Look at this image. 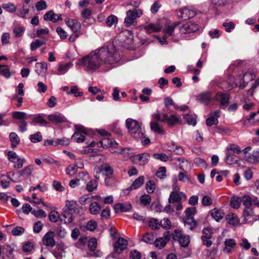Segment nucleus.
Segmentation results:
<instances>
[{
    "label": "nucleus",
    "mask_w": 259,
    "mask_h": 259,
    "mask_svg": "<svg viewBox=\"0 0 259 259\" xmlns=\"http://www.w3.org/2000/svg\"><path fill=\"white\" fill-rule=\"evenodd\" d=\"M119 59V55L114 46L110 45L96 49L78 59L76 65L81 66L87 71H94L103 65L111 68Z\"/></svg>",
    "instance_id": "obj_1"
},
{
    "label": "nucleus",
    "mask_w": 259,
    "mask_h": 259,
    "mask_svg": "<svg viewBox=\"0 0 259 259\" xmlns=\"http://www.w3.org/2000/svg\"><path fill=\"white\" fill-rule=\"evenodd\" d=\"M126 125L128 132L135 139H140L143 137L144 134V130L142 124L138 121L132 118H128L126 120Z\"/></svg>",
    "instance_id": "obj_2"
},
{
    "label": "nucleus",
    "mask_w": 259,
    "mask_h": 259,
    "mask_svg": "<svg viewBox=\"0 0 259 259\" xmlns=\"http://www.w3.org/2000/svg\"><path fill=\"white\" fill-rule=\"evenodd\" d=\"M142 14V11L140 9L136 8L127 11L124 21L125 25L126 27L136 26L137 25V19L140 18Z\"/></svg>",
    "instance_id": "obj_3"
},
{
    "label": "nucleus",
    "mask_w": 259,
    "mask_h": 259,
    "mask_svg": "<svg viewBox=\"0 0 259 259\" xmlns=\"http://www.w3.org/2000/svg\"><path fill=\"white\" fill-rule=\"evenodd\" d=\"M172 235L173 239L179 241L181 246L186 247L189 244V236L187 235H183L181 230H175Z\"/></svg>",
    "instance_id": "obj_4"
},
{
    "label": "nucleus",
    "mask_w": 259,
    "mask_h": 259,
    "mask_svg": "<svg viewBox=\"0 0 259 259\" xmlns=\"http://www.w3.org/2000/svg\"><path fill=\"white\" fill-rule=\"evenodd\" d=\"M75 128L76 132L72 136V140L77 142L81 143L85 140L83 135L88 134L87 130L83 127L79 125H76Z\"/></svg>",
    "instance_id": "obj_5"
},
{
    "label": "nucleus",
    "mask_w": 259,
    "mask_h": 259,
    "mask_svg": "<svg viewBox=\"0 0 259 259\" xmlns=\"http://www.w3.org/2000/svg\"><path fill=\"white\" fill-rule=\"evenodd\" d=\"M176 14L179 18L187 20L193 18L196 14L195 11L185 7L176 11Z\"/></svg>",
    "instance_id": "obj_6"
},
{
    "label": "nucleus",
    "mask_w": 259,
    "mask_h": 259,
    "mask_svg": "<svg viewBox=\"0 0 259 259\" xmlns=\"http://www.w3.org/2000/svg\"><path fill=\"white\" fill-rule=\"evenodd\" d=\"M149 154L147 153H141L131 157L132 161L136 164L144 165L149 159Z\"/></svg>",
    "instance_id": "obj_7"
},
{
    "label": "nucleus",
    "mask_w": 259,
    "mask_h": 259,
    "mask_svg": "<svg viewBox=\"0 0 259 259\" xmlns=\"http://www.w3.org/2000/svg\"><path fill=\"white\" fill-rule=\"evenodd\" d=\"M179 24V23H174L170 25H167L165 27L163 30L164 35L163 36L162 41L160 39V38L159 37L157 36V38L159 40L160 43L162 45L167 44V36H172L175 28Z\"/></svg>",
    "instance_id": "obj_8"
},
{
    "label": "nucleus",
    "mask_w": 259,
    "mask_h": 259,
    "mask_svg": "<svg viewBox=\"0 0 259 259\" xmlns=\"http://www.w3.org/2000/svg\"><path fill=\"white\" fill-rule=\"evenodd\" d=\"M94 171L97 174H102L103 176H109L113 174L112 168L108 163H103L94 168Z\"/></svg>",
    "instance_id": "obj_9"
},
{
    "label": "nucleus",
    "mask_w": 259,
    "mask_h": 259,
    "mask_svg": "<svg viewBox=\"0 0 259 259\" xmlns=\"http://www.w3.org/2000/svg\"><path fill=\"white\" fill-rule=\"evenodd\" d=\"M55 233L53 231H49L42 238V243L46 246L53 247L56 245L54 239Z\"/></svg>",
    "instance_id": "obj_10"
},
{
    "label": "nucleus",
    "mask_w": 259,
    "mask_h": 259,
    "mask_svg": "<svg viewBox=\"0 0 259 259\" xmlns=\"http://www.w3.org/2000/svg\"><path fill=\"white\" fill-rule=\"evenodd\" d=\"M127 245V241L123 238L120 237L116 241L114 245V251L115 252L120 254L124 250L126 249Z\"/></svg>",
    "instance_id": "obj_11"
},
{
    "label": "nucleus",
    "mask_w": 259,
    "mask_h": 259,
    "mask_svg": "<svg viewBox=\"0 0 259 259\" xmlns=\"http://www.w3.org/2000/svg\"><path fill=\"white\" fill-rule=\"evenodd\" d=\"M97 244V241L95 238H92L89 240L88 247L91 251V253H89L90 256L97 257L102 255V253L100 251L96 250Z\"/></svg>",
    "instance_id": "obj_12"
},
{
    "label": "nucleus",
    "mask_w": 259,
    "mask_h": 259,
    "mask_svg": "<svg viewBox=\"0 0 259 259\" xmlns=\"http://www.w3.org/2000/svg\"><path fill=\"white\" fill-rule=\"evenodd\" d=\"M198 29L199 27L197 24L189 22L181 27L180 31L182 33H187L194 32Z\"/></svg>",
    "instance_id": "obj_13"
},
{
    "label": "nucleus",
    "mask_w": 259,
    "mask_h": 259,
    "mask_svg": "<svg viewBox=\"0 0 259 259\" xmlns=\"http://www.w3.org/2000/svg\"><path fill=\"white\" fill-rule=\"evenodd\" d=\"M242 216L246 223L252 222L257 220L255 217L253 208L245 207Z\"/></svg>",
    "instance_id": "obj_14"
},
{
    "label": "nucleus",
    "mask_w": 259,
    "mask_h": 259,
    "mask_svg": "<svg viewBox=\"0 0 259 259\" xmlns=\"http://www.w3.org/2000/svg\"><path fill=\"white\" fill-rule=\"evenodd\" d=\"M221 111L216 110L210 114L209 117L206 119V124L207 126H210L212 125H216L218 123V118L220 116Z\"/></svg>",
    "instance_id": "obj_15"
},
{
    "label": "nucleus",
    "mask_w": 259,
    "mask_h": 259,
    "mask_svg": "<svg viewBox=\"0 0 259 259\" xmlns=\"http://www.w3.org/2000/svg\"><path fill=\"white\" fill-rule=\"evenodd\" d=\"M48 118L52 123L55 124L64 123L67 121V119L62 114L54 113L48 116Z\"/></svg>",
    "instance_id": "obj_16"
},
{
    "label": "nucleus",
    "mask_w": 259,
    "mask_h": 259,
    "mask_svg": "<svg viewBox=\"0 0 259 259\" xmlns=\"http://www.w3.org/2000/svg\"><path fill=\"white\" fill-rule=\"evenodd\" d=\"M44 19L46 21H51L53 22H56L61 20L62 19L61 14H55L53 11L51 10L47 12L44 15Z\"/></svg>",
    "instance_id": "obj_17"
},
{
    "label": "nucleus",
    "mask_w": 259,
    "mask_h": 259,
    "mask_svg": "<svg viewBox=\"0 0 259 259\" xmlns=\"http://www.w3.org/2000/svg\"><path fill=\"white\" fill-rule=\"evenodd\" d=\"M245 160L250 163L256 164L259 162V148L253 150L251 154L245 157Z\"/></svg>",
    "instance_id": "obj_18"
},
{
    "label": "nucleus",
    "mask_w": 259,
    "mask_h": 259,
    "mask_svg": "<svg viewBox=\"0 0 259 259\" xmlns=\"http://www.w3.org/2000/svg\"><path fill=\"white\" fill-rule=\"evenodd\" d=\"M65 22L67 25L70 27L74 33L77 32L80 29V23L75 19H69L65 20Z\"/></svg>",
    "instance_id": "obj_19"
},
{
    "label": "nucleus",
    "mask_w": 259,
    "mask_h": 259,
    "mask_svg": "<svg viewBox=\"0 0 259 259\" xmlns=\"http://www.w3.org/2000/svg\"><path fill=\"white\" fill-rule=\"evenodd\" d=\"M225 247L223 249V251L229 254L232 252L233 249L235 247L236 245V241L233 239H227L224 241Z\"/></svg>",
    "instance_id": "obj_20"
},
{
    "label": "nucleus",
    "mask_w": 259,
    "mask_h": 259,
    "mask_svg": "<svg viewBox=\"0 0 259 259\" xmlns=\"http://www.w3.org/2000/svg\"><path fill=\"white\" fill-rule=\"evenodd\" d=\"M132 208L131 203L125 202L123 203H118L116 204L114 206V209L116 213L126 212Z\"/></svg>",
    "instance_id": "obj_21"
},
{
    "label": "nucleus",
    "mask_w": 259,
    "mask_h": 259,
    "mask_svg": "<svg viewBox=\"0 0 259 259\" xmlns=\"http://www.w3.org/2000/svg\"><path fill=\"white\" fill-rule=\"evenodd\" d=\"M183 197L186 198V195L184 193H178V192L172 191L169 195L168 202L170 203H172L175 202H180Z\"/></svg>",
    "instance_id": "obj_22"
},
{
    "label": "nucleus",
    "mask_w": 259,
    "mask_h": 259,
    "mask_svg": "<svg viewBox=\"0 0 259 259\" xmlns=\"http://www.w3.org/2000/svg\"><path fill=\"white\" fill-rule=\"evenodd\" d=\"M53 253L57 259H60L64 256L65 254V247L64 244H58L55 249L53 251Z\"/></svg>",
    "instance_id": "obj_23"
},
{
    "label": "nucleus",
    "mask_w": 259,
    "mask_h": 259,
    "mask_svg": "<svg viewBox=\"0 0 259 259\" xmlns=\"http://www.w3.org/2000/svg\"><path fill=\"white\" fill-rule=\"evenodd\" d=\"M144 29L148 33L159 32L162 29V26L159 23H150L144 26Z\"/></svg>",
    "instance_id": "obj_24"
},
{
    "label": "nucleus",
    "mask_w": 259,
    "mask_h": 259,
    "mask_svg": "<svg viewBox=\"0 0 259 259\" xmlns=\"http://www.w3.org/2000/svg\"><path fill=\"white\" fill-rule=\"evenodd\" d=\"M226 162L228 164H234L238 161V157L230 151H227L225 158Z\"/></svg>",
    "instance_id": "obj_25"
},
{
    "label": "nucleus",
    "mask_w": 259,
    "mask_h": 259,
    "mask_svg": "<svg viewBox=\"0 0 259 259\" xmlns=\"http://www.w3.org/2000/svg\"><path fill=\"white\" fill-rule=\"evenodd\" d=\"M217 100L220 101L222 106H227L229 104V95L224 93H218L215 96Z\"/></svg>",
    "instance_id": "obj_26"
},
{
    "label": "nucleus",
    "mask_w": 259,
    "mask_h": 259,
    "mask_svg": "<svg viewBox=\"0 0 259 259\" xmlns=\"http://www.w3.org/2000/svg\"><path fill=\"white\" fill-rule=\"evenodd\" d=\"M211 97V94L210 92H203L197 96V100L201 103H206L210 100Z\"/></svg>",
    "instance_id": "obj_27"
},
{
    "label": "nucleus",
    "mask_w": 259,
    "mask_h": 259,
    "mask_svg": "<svg viewBox=\"0 0 259 259\" xmlns=\"http://www.w3.org/2000/svg\"><path fill=\"white\" fill-rule=\"evenodd\" d=\"M61 220L65 224L72 223L73 221V217L72 213L68 210H63L61 215Z\"/></svg>",
    "instance_id": "obj_28"
},
{
    "label": "nucleus",
    "mask_w": 259,
    "mask_h": 259,
    "mask_svg": "<svg viewBox=\"0 0 259 259\" xmlns=\"http://www.w3.org/2000/svg\"><path fill=\"white\" fill-rule=\"evenodd\" d=\"M150 127L151 130L156 133L159 134H164V131L163 130L162 126H161L157 121H151L150 123Z\"/></svg>",
    "instance_id": "obj_29"
},
{
    "label": "nucleus",
    "mask_w": 259,
    "mask_h": 259,
    "mask_svg": "<svg viewBox=\"0 0 259 259\" xmlns=\"http://www.w3.org/2000/svg\"><path fill=\"white\" fill-rule=\"evenodd\" d=\"M35 71L38 74L45 73L48 69L47 63L45 62L36 63L35 66Z\"/></svg>",
    "instance_id": "obj_30"
},
{
    "label": "nucleus",
    "mask_w": 259,
    "mask_h": 259,
    "mask_svg": "<svg viewBox=\"0 0 259 259\" xmlns=\"http://www.w3.org/2000/svg\"><path fill=\"white\" fill-rule=\"evenodd\" d=\"M101 209V205L96 202H92L89 206V211L91 214L94 215L99 214Z\"/></svg>",
    "instance_id": "obj_31"
},
{
    "label": "nucleus",
    "mask_w": 259,
    "mask_h": 259,
    "mask_svg": "<svg viewBox=\"0 0 259 259\" xmlns=\"http://www.w3.org/2000/svg\"><path fill=\"white\" fill-rule=\"evenodd\" d=\"M145 178L144 176H140L136 179L129 188L130 190L137 189L140 188L144 183Z\"/></svg>",
    "instance_id": "obj_32"
},
{
    "label": "nucleus",
    "mask_w": 259,
    "mask_h": 259,
    "mask_svg": "<svg viewBox=\"0 0 259 259\" xmlns=\"http://www.w3.org/2000/svg\"><path fill=\"white\" fill-rule=\"evenodd\" d=\"M212 217L217 221L219 222L222 219L224 216V212L220 209L214 208L211 210Z\"/></svg>",
    "instance_id": "obj_33"
},
{
    "label": "nucleus",
    "mask_w": 259,
    "mask_h": 259,
    "mask_svg": "<svg viewBox=\"0 0 259 259\" xmlns=\"http://www.w3.org/2000/svg\"><path fill=\"white\" fill-rule=\"evenodd\" d=\"M226 220L230 225L235 226L239 222V220L237 216L234 213H229L226 216Z\"/></svg>",
    "instance_id": "obj_34"
},
{
    "label": "nucleus",
    "mask_w": 259,
    "mask_h": 259,
    "mask_svg": "<svg viewBox=\"0 0 259 259\" xmlns=\"http://www.w3.org/2000/svg\"><path fill=\"white\" fill-rule=\"evenodd\" d=\"M155 236L153 233L149 232L145 234L143 237L142 240L147 244H154Z\"/></svg>",
    "instance_id": "obj_35"
},
{
    "label": "nucleus",
    "mask_w": 259,
    "mask_h": 259,
    "mask_svg": "<svg viewBox=\"0 0 259 259\" xmlns=\"http://www.w3.org/2000/svg\"><path fill=\"white\" fill-rule=\"evenodd\" d=\"M164 122H166L168 126L172 127L179 122V120L177 117L173 115H171L169 116L167 115V117L165 118Z\"/></svg>",
    "instance_id": "obj_36"
},
{
    "label": "nucleus",
    "mask_w": 259,
    "mask_h": 259,
    "mask_svg": "<svg viewBox=\"0 0 259 259\" xmlns=\"http://www.w3.org/2000/svg\"><path fill=\"white\" fill-rule=\"evenodd\" d=\"M65 207L69 211H76L78 208V205L76 201L74 200H66Z\"/></svg>",
    "instance_id": "obj_37"
},
{
    "label": "nucleus",
    "mask_w": 259,
    "mask_h": 259,
    "mask_svg": "<svg viewBox=\"0 0 259 259\" xmlns=\"http://www.w3.org/2000/svg\"><path fill=\"white\" fill-rule=\"evenodd\" d=\"M117 23L118 18L114 15L109 16L106 21V23L108 27H115Z\"/></svg>",
    "instance_id": "obj_38"
},
{
    "label": "nucleus",
    "mask_w": 259,
    "mask_h": 259,
    "mask_svg": "<svg viewBox=\"0 0 259 259\" xmlns=\"http://www.w3.org/2000/svg\"><path fill=\"white\" fill-rule=\"evenodd\" d=\"M177 160L180 162V168L183 170H187L191 168V163L184 158H178Z\"/></svg>",
    "instance_id": "obj_39"
},
{
    "label": "nucleus",
    "mask_w": 259,
    "mask_h": 259,
    "mask_svg": "<svg viewBox=\"0 0 259 259\" xmlns=\"http://www.w3.org/2000/svg\"><path fill=\"white\" fill-rule=\"evenodd\" d=\"M2 7L7 12L13 13L16 12V7L12 3H4L2 5Z\"/></svg>",
    "instance_id": "obj_40"
},
{
    "label": "nucleus",
    "mask_w": 259,
    "mask_h": 259,
    "mask_svg": "<svg viewBox=\"0 0 259 259\" xmlns=\"http://www.w3.org/2000/svg\"><path fill=\"white\" fill-rule=\"evenodd\" d=\"M98 187V182L97 180H90L87 182V184L86 186V189L87 191L89 192H91L96 190Z\"/></svg>",
    "instance_id": "obj_41"
},
{
    "label": "nucleus",
    "mask_w": 259,
    "mask_h": 259,
    "mask_svg": "<svg viewBox=\"0 0 259 259\" xmlns=\"http://www.w3.org/2000/svg\"><path fill=\"white\" fill-rule=\"evenodd\" d=\"M197 225L193 217L187 218L185 220V226L190 230L193 229Z\"/></svg>",
    "instance_id": "obj_42"
},
{
    "label": "nucleus",
    "mask_w": 259,
    "mask_h": 259,
    "mask_svg": "<svg viewBox=\"0 0 259 259\" xmlns=\"http://www.w3.org/2000/svg\"><path fill=\"white\" fill-rule=\"evenodd\" d=\"M10 140L11 142V145L13 147H16L20 142V139L18 136L14 132L10 133Z\"/></svg>",
    "instance_id": "obj_43"
},
{
    "label": "nucleus",
    "mask_w": 259,
    "mask_h": 259,
    "mask_svg": "<svg viewBox=\"0 0 259 259\" xmlns=\"http://www.w3.org/2000/svg\"><path fill=\"white\" fill-rule=\"evenodd\" d=\"M32 123H38L40 125L46 126L47 125L48 122L42 117V116L38 115L32 118Z\"/></svg>",
    "instance_id": "obj_44"
},
{
    "label": "nucleus",
    "mask_w": 259,
    "mask_h": 259,
    "mask_svg": "<svg viewBox=\"0 0 259 259\" xmlns=\"http://www.w3.org/2000/svg\"><path fill=\"white\" fill-rule=\"evenodd\" d=\"M45 44H46L45 41H42L39 39H36L35 41L31 43L30 50L32 51H34L36 49H37V48Z\"/></svg>",
    "instance_id": "obj_45"
},
{
    "label": "nucleus",
    "mask_w": 259,
    "mask_h": 259,
    "mask_svg": "<svg viewBox=\"0 0 259 259\" xmlns=\"http://www.w3.org/2000/svg\"><path fill=\"white\" fill-rule=\"evenodd\" d=\"M166 240H164L163 238H158L155 240L154 245L157 248L162 249L166 244Z\"/></svg>",
    "instance_id": "obj_46"
},
{
    "label": "nucleus",
    "mask_w": 259,
    "mask_h": 259,
    "mask_svg": "<svg viewBox=\"0 0 259 259\" xmlns=\"http://www.w3.org/2000/svg\"><path fill=\"white\" fill-rule=\"evenodd\" d=\"M33 170V166L29 165L25 167L23 169L19 171L20 175L22 176H29Z\"/></svg>",
    "instance_id": "obj_47"
},
{
    "label": "nucleus",
    "mask_w": 259,
    "mask_h": 259,
    "mask_svg": "<svg viewBox=\"0 0 259 259\" xmlns=\"http://www.w3.org/2000/svg\"><path fill=\"white\" fill-rule=\"evenodd\" d=\"M72 66L73 64L72 62H69L65 65L60 64L58 66V70L61 74H64Z\"/></svg>",
    "instance_id": "obj_48"
},
{
    "label": "nucleus",
    "mask_w": 259,
    "mask_h": 259,
    "mask_svg": "<svg viewBox=\"0 0 259 259\" xmlns=\"http://www.w3.org/2000/svg\"><path fill=\"white\" fill-rule=\"evenodd\" d=\"M241 202V200L240 198L233 196L231 198L230 205L234 208L237 209L240 207Z\"/></svg>",
    "instance_id": "obj_49"
},
{
    "label": "nucleus",
    "mask_w": 259,
    "mask_h": 259,
    "mask_svg": "<svg viewBox=\"0 0 259 259\" xmlns=\"http://www.w3.org/2000/svg\"><path fill=\"white\" fill-rule=\"evenodd\" d=\"M149 227L152 230L158 229L160 226V224L158 220L156 219H151L148 222Z\"/></svg>",
    "instance_id": "obj_50"
},
{
    "label": "nucleus",
    "mask_w": 259,
    "mask_h": 259,
    "mask_svg": "<svg viewBox=\"0 0 259 259\" xmlns=\"http://www.w3.org/2000/svg\"><path fill=\"white\" fill-rule=\"evenodd\" d=\"M153 118L156 120V121L160 122H164L165 118L167 117V114L160 113L157 111L152 115Z\"/></svg>",
    "instance_id": "obj_51"
},
{
    "label": "nucleus",
    "mask_w": 259,
    "mask_h": 259,
    "mask_svg": "<svg viewBox=\"0 0 259 259\" xmlns=\"http://www.w3.org/2000/svg\"><path fill=\"white\" fill-rule=\"evenodd\" d=\"M100 144L102 145L103 147L114 146L117 145V143L115 141L107 138H104L100 142Z\"/></svg>",
    "instance_id": "obj_52"
},
{
    "label": "nucleus",
    "mask_w": 259,
    "mask_h": 259,
    "mask_svg": "<svg viewBox=\"0 0 259 259\" xmlns=\"http://www.w3.org/2000/svg\"><path fill=\"white\" fill-rule=\"evenodd\" d=\"M156 188V185L153 181L149 180L146 184V188L148 193H152L154 192Z\"/></svg>",
    "instance_id": "obj_53"
},
{
    "label": "nucleus",
    "mask_w": 259,
    "mask_h": 259,
    "mask_svg": "<svg viewBox=\"0 0 259 259\" xmlns=\"http://www.w3.org/2000/svg\"><path fill=\"white\" fill-rule=\"evenodd\" d=\"M77 179L80 181H82L84 183H86L90 180V177L89 174L87 172H81L78 174Z\"/></svg>",
    "instance_id": "obj_54"
},
{
    "label": "nucleus",
    "mask_w": 259,
    "mask_h": 259,
    "mask_svg": "<svg viewBox=\"0 0 259 259\" xmlns=\"http://www.w3.org/2000/svg\"><path fill=\"white\" fill-rule=\"evenodd\" d=\"M26 113L24 112L15 111L12 113V117L14 119H19L20 121L24 120Z\"/></svg>",
    "instance_id": "obj_55"
},
{
    "label": "nucleus",
    "mask_w": 259,
    "mask_h": 259,
    "mask_svg": "<svg viewBox=\"0 0 259 259\" xmlns=\"http://www.w3.org/2000/svg\"><path fill=\"white\" fill-rule=\"evenodd\" d=\"M141 203L144 205L149 204L151 201V197L148 194L142 195L140 198Z\"/></svg>",
    "instance_id": "obj_56"
},
{
    "label": "nucleus",
    "mask_w": 259,
    "mask_h": 259,
    "mask_svg": "<svg viewBox=\"0 0 259 259\" xmlns=\"http://www.w3.org/2000/svg\"><path fill=\"white\" fill-rule=\"evenodd\" d=\"M68 95L74 94L75 97H81L83 95V93L78 91V89L76 86H72L70 91L67 92Z\"/></svg>",
    "instance_id": "obj_57"
},
{
    "label": "nucleus",
    "mask_w": 259,
    "mask_h": 259,
    "mask_svg": "<svg viewBox=\"0 0 259 259\" xmlns=\"http://www.w3.org/2000/svg\"><path fill=\"white\" fill-rule=\"evenodd\" d=\"M242 202L245 207L252 208V198L249 196H244L243 197Z\"/></svg>",
    "instance_id": "obj_58"
},
{
    "label": "nucleus",
    "mask_w": 259,
    "mask_h": 259,
    "mask_svg": "<svg viewBox=\"0 0 259 259\" xmlns=\"http://www.w3.org/2000/svg\"><path fill=\"white\" fill-rule=\"evenodd\" d=\"M97 223L94 220H91L89 221L86 225V228L90 231H94L97 228Z\"/></svg>",
    "instance_id": "obj_59"
},
{
    "label": "nucleus",
    "mask_w": 259,
    "mask_h": 259,
    "mask_svg": "<svg viewBox=\"0 0 259 259\" xmlns=\"http://www.w3.org/2000/svg\"><path fill=\"white\" fill-rule=\"evenodd\" d=\"M239 246L245 250H248L251 247V244L246 238H243L239 243Z\"/></svg>",
    "instance_id": "obj_60"
},
{
    "label": "nucleus",
    "mask_w": 259,
    "mask_h": 259,
    "mask_svg": "<svg viewBox=\"0 0 259 259\" xmlns=\"http://www.w3.org/2000/svg\"><path fill=\"white\" fill-rule=\"evenodd\" d=\"M25 28L24 27H17L14 28L13 33L15 37H19L23 34Z\"/></svg>",
    "instance_id": "obj_61"
},
{
    "label": "nucleus",
    "mask_w": 259,
    "mask_h": 259,
    "mask_svg": "<svg viewBox=\"0 0 259 259\" xmlns=\"http://www.w3.org/2000/svg\"><path fill=\"white\" fill-rule=\"evenodd\" d=\"M30 139L33 143H37L41 141L42 136L41 133L39 132L30 136Z\"/></svg>",
    "instance_id": "obj_62"
},
{
    "label": "nucleus",
    "mask_w": 259,
    "mask_h": 259,
    "mask_svg": "<svg viewBox=\"0 0 259 259\" xmlns=\"http://www.w3.org/2000/svg\"><path fill=\"white\" fill-rule=\"evenodd\" d=\"M49 33V30L48 28L38 29L36 31V35L37 36L44 38L45 36L48 35Z\"/></svg>",
    "instance_id": "obj_63"
},
{
    "label": "nucleus",
    "mask_w": 259,
    "mask_h": 259,
    "mask_svg": "<svg viewBox=\"0 0 259 259\" xmlns=\"http://www.w3.org/2000/svg\"><path fill=\"white\" fill-rule=\"evenodd\" d=\"M19 158V156L14 151H9L8 153V159L11 162H15L16 160Z\"/></svg>",
    "instance_id": "obj_64"
}]
</instances>
